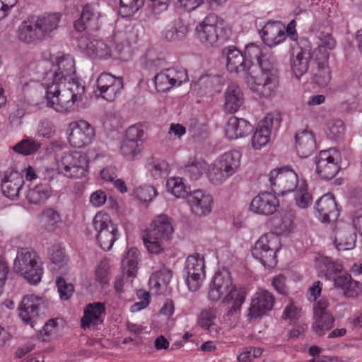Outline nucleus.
<instances>
[{
	"mask_svg": "<svg viewBox=\"0 0 362 362\" xmlns=\"http://www.w3.org/2000/svg\"><path fill=\"white\" fill-rule=\"evenodd\" d=\"M55 132L53 123L47 119L42 120L37 127V134L40 136L50 138Z\"/></svg>",
	"mask_w": 362,
	"mask_h": 362,
	"instance_id": "obj_60",
	"label": "nucleus"
},
{
	"mask_svg": "<svg viewBox=\"0 0 362 362\" xmlns=\"http://www.w3.org/2000/svg\"><path fill=\"white\" fill-rule=\"evenodd\" d=\"M257 63L261 70L260 74H264L265 76H268L269 78L270 76H272V78H276V71L274 68L273 61L267 57L266 54L265 57H262Z\"/></svg>",
	"mask_w": 362,
	"mask_h": 362,
	"instance_id": "obj_58",
	"label": "nucleus"
},
{
	"mask_svg": "<svg viewBox=\"0 0 362 362\" xmlns=\"http://www.w3.org/2000/svg\"><path fill=\"white\" fill-rule=\"evenodd\" d=\"M334 286L341 288L347 298H355L362 290L361 284L352 279L351 275L343 274L337 276L334 280Z\"/></svg>",
	"mask_w": 362,
	"mask_h": 362,
	"instance_id": "obj_37",
	"label": "nucleus"
},
{
	"mask_svg": "<svg viewBox=\"0 0 362 362\" xmlns=\"http://www.w3.org/2000/svg\"><path fill=\"white\" fill-rule=\"evenodd\" d=\"M244 103L241 88L235 83L228 86L224 93V110L229 113L236 112Z\"/></svg>",
	"mask_w": 362,
	"mask_h": 362,
	"instance_id": "obj_32",
	"label": "nucleus"
},
{
	"mask_svg": "<svg viewBox=\"0 0 362 362\" xmlns=\"http://www.w3.org/2000/svg\"><path fill=\"white\" fill-rule=\"evenodd\" d=\"M50 194V188L46 185L40 184L34 187H30L27 191L25 197L29 204L41 205L48 199Z\"/></svg>",
	"mask_w": 362,
	"mask_h": 362,
	"instance_id": "obj_43",
	"label": "nucleus"
},
{
	"mask_svg": "<svg viewBox=\"0 0 362 362\" xmlns=\"http://www.w3.org/2000/svg\"><path fill=\"white\" fill-rule=\"evenodd\" d=\"M93 226L95 230L94 237L99 246L104 250L112 248L117 240V228L112 221L109 214L105 212H98L93 220Z\"/></svg>",
	"mask_w": 362,
	"mask_h": 362,
	"instance_id": "obj_8",
	"label": "nucleus"
},
{
	"mask_svg": "<svg viewBox=\"0 0 362 362\" xmlns=\"http://www.w3.org/2000/svg\"><path fill=\"white\" fill-rule=\"evenodd\" d=\"M279 206V200L274 194L262 192L252 199L250 209L255 214L269 216L275 213Z\"/></svg>",
	"mask_w": 362,
	"mask_h": 362,
	"instance_id": "obj_22",
	"label": "nucleus"
},
{
	"mask_svg": "<svg viewBox=\"0 0 362 362\" xmlns=\"http://www.w3.org/2000/svg\"><path fill=\"white\" fill-rule=\"evenodd\" d=\"M56 285L61 299L66 300L71 297L74 291L72 284L67 283L62 277H59L56 280Z\"/></svg>",
	"mask_w": 362,
	"mask_h": 362,
	"instance_id": "obj_55",
	"label": "nucleus"
},
{
	"mask_svg": "<svg viewBox=\"0 0 362 362\" xmlns=\"http://www.w3.org/2000/svg\"><path fill=\"white\" fill-rule=\"evenodd\" d=\"M281 119L278 112H271L259 122L252 139V144L254 148L261 149L270 141L273 129H277L280 126Z\"/></svg>",
	"mask_w": 362,
	"mask_h": 362,
	"instance_id": "obj_14",
	"label": "nucleus"
},
{
	"mask_svg": "<svg viewBox=\"0 0 362 362\" xmlns=\"http://www.w3.org/2000/svg\"><path fill=\"white\" fill-rule=\"evenodd\" d=\"M168 190L176 198H187L189 195L187 187L183 179L179 177H173L167 181Z\"/></svg>",
	"mask_w": 362,
	"mask_h": 362,
	"instance_id": "obj_49",
	"label": "nucleus"
},
{
	"mask_svg": "<svg viewBox=\"0 0 362 362\" xmlns=\"http://www.w3.org/2000/svg\"><path fill=\"white\" fill-rule=\"evenodd\" d=\"M96 82L100 95L107 101H113L124 86L122 77H115L109 73L101 74Z\"/></svg>",
	"mask_w": 362,
	"mask_h": 362,
	"instance_id": "obj_18",
	"label": "nucleus"
},
{
	"mask_svg": "<svg viewBox=\"0 0 362 362\" xmlns=\"http://www.w3.org/2000/svg\"><path fill=\"white\" fill-rule=\"evenodd\" d=\"M356 235L349 223H338L335 228L334 244L338 250H349L355 247Z\"/></svg>",
	"mask_w": 362,
	"mask_h": 362,
	"instance_id": "obj_28",
	"label": "nucleus"
},
{
	"mask_svg": "<svg viewBox=\"0 0 362 362\" xmlns=\"http://www.w3.org/2000/svg\"><path fill=\"white\" fill-rule=\"evenodd\" d=\"M216 317V310L213 308H206L202 310L198 319L197 324L202 328L214 322Z\"/></svg>",
	"mask_w": 362,
	"mask_h": 362,
	"instance_id": "obj_57",
	"label": "nucleus"
},
{
	"mask_svg": "<svg viewBox=\"0 0 362 362\" xmlns=\"http://www.w3.org/2000/svg\"><path fill=\"white\" fill-rule=\"evenodd\" d=\"M13 269L31 284H37L43 273L40 259L37 253L27 247L18 250Z\"/></svg>",
	"mask_w": 362,
	"mask_h": 362,
	"instance_id": "obj_4",
	"label": "nucleus"
},
{
	"mask_svg": "<svg viewBox=\"0 0 362 362\" xmlns=\"http://www.w3.org/2000/svg\"><path fill=\"white\" fill-rule=\"evenodd\" d=\"M187 81V71L181 67L165 69L154 77L156 88L160 93H165L172 88L180 86Z\"/></svg>",
	"mask_w": 362,
	"mask_h": 362,
	"instance_id": "obj_13",
	"label": "nucleus"
},
{
	"mask_svg": "<svg viewBox=\"0 0 362 362\" xmlns=\"http://www.w3.org/2000/svg\"><path fill=\"white\" fill-rule=\"evenodd\" d=\"M315 209L319 218L324 223L336 221L339 215L335 199L331 194L322 196L317 201Z\"/></svg>",
	"mask_w": 362,
	"mask_h": 362,
	"instance_id": "obj_26",
	"label": "nucleus"
},
{
	"mask_svg": "<svg viewBox=\"0 0 362 362\" xmlns=\"http://www.w3.org/2000/svg\"><path fill=\"white\" fill-rule=\"evenodd\" d=\"M23 184V176L17 171L11 172L2 180V192L6 197L14 199L18 197L20 190Z\"/></svg>",
	"mask_w": 362,
	"mask_h": 362,
	"instance_id": "obj_35",
	"label": "nucleus"
},
{
	"mask_svg": "<svg viewBox=\"0 0 362 362\" xmlns=\"http://www.w3.org/2000/svg\"><path fill=\"white\" fill-rule=\"evenodd\" d=\"M269 182L272 190L284 195L293 192L298 187L299 179L297 173L288 167L276 168L269 174Z\"/></svg>",
	"mask_w": 362,
	"mask_h": 362,
	"instance_id": "obj_9",
	"label": "nucleus"
},
{
	"mask_svg": "<svg viewBox=\"0 0 362 362\" xmlns=\"http://www.w3.org/2000/svg\"><path fill=\"white\" fill-rule=\"evenodd\" d=\"M105 313V308L103 303H89L84 310V315L81 320V327L85 329L93 327L95 328L103 322L102 316Z\"/></svg>",
	"mask_w": 362,
	"mask_h": 362,
	"instance_id": "obj_29",
	"label": "nucleus"
},
{
	"mask_svg": "<svg viewBox=\"0 0 362 362\" xmlns=\"http://www.w3.org/2000/svg\"><path fill=\"white\" fill-rule=\"evenodd\" d=\"M280 248V239L275 233H269L262 235L252 249V256L262 265L273 267L277 261L276 252Z\"/></svg>",
	"mask_w": 362,
	"mask_h": 362,
	"instance_id": "obj_7",
	"label": "nucleus"
},
{
	"mask_svg": "<svg viewBox=\"0 0 362 362\" xmlns=\"http://www.w3.org/2000/svg\"><path fill=\"white\" fill-rule=\"evenodd\" d=\"M68 140L75 148H82L89 145L94 139V128L86 120H78L69 124Z\"/></svg>",
	"mask_w": 362,
	"mask_h": 362,
	"instance_id": "obj_16",
	"label": "nucleus"
},
{
	"mask_svg": "<svg viewBox=\"0 0 362 362\" xmlns=\"http://www.w3.org/2000/svg\"><path fill=\"white\" fill-rule=\"evenodd\" d=\"M187 201L195 216H205L211 211L213 197L205 191L197 189L189 192Z\"/></svg>",
	"mask_w": 362,
	"mask_h": 362,
	"instance_id": "obj_20",
	"label": "nucleus"
},
{
	"mask_svg": "<svg viewBox=\"0 0 362 362\" xmlns=\"http://www.w3.org/2000/svg\"><path fill=\"white\" fill-rule=\"evenodd\" d=\"M265 54L259 45L254 43L249 44L245 47V57L248 61L251 62V70L254 66L252 61L256 60L257 62L262 57H265Z\"/></svg>",
	"mask_w": 362,
	"mask_h": 362,
	"instance_id": "obj_52",
	"label": "nucleus"
},
{
	"mask_svg": "<svg viewBox=\"0 0 362 362\" xmlns=\"http://www.w3.org/2000/svg\"><path fill=\"white\" fill-rule=\"evenodd\" d=\"M225 52L227 57V69L230 73H242L245 78L250 74L251 62L248 61L240 50L234 47H228Z\"/></svg>",
	"mask_w": 362,
	"mask_h": 362,
	"instance_id": "obj_24",
	"label": "nucleus"
},
{
	"mask_svg": "<svg viewBox=\"0 0 362 362\" xmlns=\"http://www.w3.org/2000/svg\"><path fill=\"white\" fill-rule=\"evenodd\" d=\"M148 174L153 179L165 178L169 172V165L164 160L151 158L146 164Z\"/></svg>",
	"mask_w": 362,
	"mask_h": 362,
	"instance_id": "obj_45",
	"label": "nucleus"
},
{
	"mask_svg": "<svg viewBox=\"0 0 362 362\" xmlns=\"http://www.w3.org/2000/svg\"><path fill=\"white\" fill-rule=\"evenodd\" d=\"M142 144L137 141H132L124 139L121 145L122 154L127 159L132 160L141 152Z\"/></svg>",
	"mask_w": 362,
	"mask_h": 362,
	"instance_id": "obj_51",
	"label": "nucleus"
},
{
	"mask_svg": "<svg viewBox=\"0 0 362 362\" xmlns=\"http://www.w3.org/2000/svg\"><path fill=\"white\" fill-rule=\"evenodd\" d=\"M173 233L171 218L166 215H159L152 221L150 228L144 231V244L149 252L159 254L163 250V242L168 240Z\"/></svg>",
	"mask_w": 362,
	"mask_h": 362,
	"instance_id": "obj_3",
	"label": "nucleus"
},
{
	"mask_svg": "<svg viewBox=\"0 0 362 362\" xmlns=\"http://www.w3.org/2000/svg\"><path fill=\"white\" fill-rule=\"evenodd\" d=\"M47 308V304L42 297L26 295L18 307L19 317L25 324L33 327L38 317L45 315Z\"/></svg>",
	"mask_w": 362,
	"mask_h": 362,
	"instance_id": "obj_10",
	"label": "nucleus"
},
{
	"mask_svg": "<svg viewBox=\"0 0 362 362\" xmlns=\"http://www.w3.org/2000/svg\"><path fill=\"white\" fill-rule=\"evenodd\" d=\"M296 151L301 158L310 156L316 148L313 134L308 131H303L296 135Z\"/></svg>",
	"mask_w": 362,
	"mask_h": 362,
	"instance_id": "obj_36",
	"label": "nucleus"
},
{
	"mask_svg": "<svg viewBox=\"0 0 362 362\" xmlns=\"http://www.w3.org/2000/svg\"><path fill=\"white\" fill-rule=\"evenodd\" d=\"M334 318L332 315L313 316L312 329L318 336H322L332 328Z\"/></svg>",
	"mask_w": 362,
	"mask_h": 362,
	"instance_id": "obj_48",
	"label": "nucleus"
},
{
	"mask_svg": "<svg viewBox=\"0 0 362 362\" xmlns=\"http://www.w3.org/2000/svg\"><path fill=\"white\" fill-rule=\"evenodd\" d=\"M294 201L296 205L300 209H306L312 204L313 197L308 192L305 180H302L296 189Z\"/></svg>",
	"mask_w": 362,
	"mask_h": 362,
	"instance_id": "obj_47",
	"label": "nucleus"
},
{
	"mask_svg": "<svg viewBox=\"0 0 362 362\" xmlns=\"http://www.w3.org/2000/svg\"><path fill=\"white\" fill-rule=\"evenodd\" d=\"M275 299L273 294L267 290H259L254 296L250 307L249 308L248 317L257 318L267 312L272 310Z\"/></svg>",
	"mask_w": 362,
	"mask_h": 362,
	"instance_id": "obj_23",
	"label": "nucleus"
},
{
	"mask_svg": "<svg viewBox=\"0 0 362 362\" xmlns=\"http://www.w3.org/2000/svg\"><path fill=\"white\" fill-rule=\"evenodd\" d=\"M301 45L296 52L291 60L292 71L298 79L307 73L309 67L310 59L311 57V47L306 40L301 41Z\"/></svg>",
	"mask_w": 362,
	"mask_h": 362,
	"instance_id": "obj_27",
	"label": "nucleus"
},
{
	"mask_svg": "<svg viewBox=\"0 0 362 362\" xmlns=\"http://www.w3.org/2000/svg\"><path fill=\"white\" fill-rule=\"evenodd\" d=\"M196 33L201 42L209 46L223 43L231 35V30L228 23L214 13L208 14L197 25Z\"/></svg>",
	"mask_w": 362,
	"mask_h": 362,
	"instance_id": "obj_2",
	"label": "nucleus"
},
{
	"mask_svg": "<svg viewBox=\"0 0 362 362\" xmlns=\"http://www.w3.org/2000/svg\"><path fill=\"white\" fill-rule=\"evenodd\" d=\"M144 134L143 127L141 124H135L130 126L126 132L127 140L132 141H137L139 144H142V137Z\"/></svg>",
	"mask_w": 362,
	"mask_h": 362,
	"instance_id": "obj_59",
	"label": "nucleus"
},
{
	"mask_svg": "<svg viewBox=\"0 0 362 362\" xmlns=\"http://www.w3.org/2000/svg\"><path fill=\"white\" fill-rule=\"evenodd\" d=\"M187 26L178 19L168 24L162 30V36L168 41H177L185 37L187 33Z\"/></svg>",
	"mask_w": 362,
	"mask_h": 362,
	"instance_id": "obj_40",
	"label": "nucleus"
},
{
	"mask_svg": "<svg viewBox=\"0 0 362 362\" xmlns=\"http://www.w3.org/2000/svg\"><path fill=\"white\" fill-rule=\"evenodd\" d=\"M328 134L332 139L341 138L345 131L344 122L341 119L332 120L327 124Z\"/></svg>",
	"mask_w": 362,
	"mask_h": 362,
	"instance_id": "obj_56",
	"label": "nucleus"
},
{
	"mask_svg": "<svg viewBox=\"0 0 362 362\" xmlns=\"http://www.w3.org/2000/svg\"><path fill=\"white\" fill-rule=\"evenodd\" d=\"M317 65L314 70L313 81L320 87L327 86L331 81V71L329 67V59L313 57Z\"/></svg>",
	"mask_w": 362,
	"mask_h": 362,
	"instance_id": "obj_38",
	"label": "nucleus"
},
{
	"mask_svg": "<svg viewBox=\"0 0 362 362\" xmlns=\"http://www.w3.org/2000/svg\"><path fill=\"white\" fill-rule=\"evenodd\" d=\"M139 251L136 247L130 248L122 260V274L117 276L115 281V289L117 293L124 291V285L132 283L137 273V264Z\"/></svg>",
	"mask_w": 362,
	"mask_h": 362,
	"instance_id": "obj_15",
	"label": "nucleus"
},
{
	"mask_svg": "<svg viewBox=\"0 0 362 362\" xmlns=\"http://www.w3.org/2000/svg\"><path fill=\"white\" fill-rule=\"evenodd\" d=\"M286 276L279 274L273 278L272 285L274 288L281 295L287 296L288 294V288L286 284Z\"/></svg>",
	"mask_w": 362,
	"mask_h": 362,
	"instance_id": "obj_63",
	"label": "nucleus"
},
{
	"mask_svg": "<svg viewBox=\"0 0 362 362\" xmlns=\"http://www.w3.org/2000/svg\"><path fill=\"white\" fill-rule=\"evenodd\" d=\"M318 44L313 52V57L329 58V53L327 49H334L336 47L337 42L332 35L329 33L320 32L317 36Z\"/></svg>",
	"mask_w": 362,
	"mask_h": 362,
	"instance_id": "obj_41",
	"label": "nucleus"
},
{
	"mask_svg": "<svg viewBox=\"0 0 362 362\" xmlns=\"http://www.w3.org/2000/svg\"><path fill=\"white\" fill-rule=\"evenodd\" d=\"M144 0H120V12L124 16L133 15L144 4Z\"/></svg>",
	"mask_w": 362,
	"mask_h": 362,
	"instance_id": "obj_54",
	"label": "nucleus"
},
{
	"mask_svg": "<svg viewBox=\"0 0 362 362\" xmlns=\"http://www.w3.org/2000/svg\"><path fill=\"white\" fill-rule=\"evenodd\" d=\"M40 147V144L32 139H25L16 144L13 150L20 154L30 155L35 153Z\"/></svg>",
	"mask_w": 362,
	"mask_h": 362,
	"instance_id": "obj_50",
	"label": "nucleus"
},
{
	"mask_svg": "<svg viewBox=\"0 0 362 362\" xmlns=\"http://www.w3.org/2000/svg\"><path fill=\"white\" fill-rule=\"evenodd\" d=\"M259 33L264 43L269 47L280 44L286 38L282 25L279 22H268Z\"/></svg>",
	"mask_w": 362,
	"mask_h": 362,
	"instance_id": "obj_31",
	"label": "nucleus"
},
{
	"mask_svg": "<svg viewBox=\"0 0 362 362\" xmlns=\"http://www.w3.org/2000/svg\"><path fill=\"white\" fill-rule=\"evenodd\" d=\"M184 274L188 288L191 291L199 290L206 276L204 257L199 254L188 256L185 261Z\"/></svg>",
	"mask_w": 362,
	"mask_h": 362,
	"instance_id": "obj_11",
	"label": "nucleus"
},
{
	"mask_svg": "<svg viewBox=\"0 0 362 362\" xmlns=\"http://www.w3.org/2000/svg\"><path fill=\"white\" fill-rule=\"evenodd\" d=\"M232 288H236L232 285L230 274L227 269L216 272L214 276L212 283L210 285L208 298L211 301L219 300L224 294L229 293Z\"/></svg>",
	"mask_w": 362,
	"mask_h": 362,
	"instance_id": "obj_19",
	"label": "nucleus"
},
{
	"mask_svg": "<svg viewBox=\"0 0 362 362\" xmlns=\"http://www.w3.org/2000/svg\"><path fill=\"white\" fill-rule=\"evenodd\" d=\"M221 84V78L218 75H204L198 79L195 86L203 90L204 93L211 95L219 91Z\"/></svg>",
	"mask_w": 362,
	"mask_h": 362,
	"instance_id": "obj_46",
	"label": "nucleus"
},
{
	"mask_svg": "<svg viewBox=\"0 0 362 362\" xmlns=\"http://www.w3.org/2000/svg\"><path fill=\"white\" fill-rule=\"evenodd\" d=\"M340 153L335 148L321 151L315 158L316 173L322 179H332L340 170Z\"/></svg>",
	"mask_w": 362,
	"mask_h": 362,
	"instance_id": "obj_12",
	"label": "nucleus"
},
{
	"mask_svg": "<svg viewBox=\"0 0 362 362\" xmlns=\"http://www.w3.org/2000/svg\"><path fill=\"white\" fill-rule=\"evenodd\" d=\"M97 4H87L83 6L80 18L74 22V28L78 32L99 28L100 13Z\"/></svg>",
	"mask_w": 362,
	"mask_h": 362,
	"instance_id": "obj_21",
	"label": "nucleus"
},
{
	"mask_svg": "<svg viewBox=\"0 0 362 362\" xmlns=\"http://www.w3.org/2000/svg\"><path fill=\"white\" fill-rule=\"evenodd\" d=\"M241 154L238 151L225 153L209 167L207 175L210 181L220 185L235 174L240 165Z\"/></svg>",
	"mask_w": 362,
	"mask_h": 362,
	"instance_id": "obj_5",
	"label": "nucleus"
},
{
	"mask_svg": "<svg viewBox=\"0 0 362 362\" xmlns=\"http://www.w3.org/2000/svg\"><path fill=\"white\" fill-rule=\"evenodd\" d=\"M52 63L57 69L51 81L43 83L47 105L59 112L74 111L85 93L83 81L76 76L75 60L62 53L52 58Z\"/></svg>",
	"mask_w": 362,
	"mask_h": 362,
	"instance_id": "obj_1",
	"label": "nucleus"
},
{
	"mask_svg": "<svg viewBox=\"0 0 362 362\" xmlns=\"http://www.w3.org/2000/svg\"><path fill=\"white\" fill-rule=\"evenodd\" d=\"M26 113L23 106L16 105L9 114L8 120L10 125L13 128L19 127L23 123V118Z\"/></svg>",
	"mask_w": 362,
	"mask_h": 362,
	"instance_id": "obj_53",
	"label": "nucleus"
},
{
	"mask_svg": "<svg viewBox=\"0 0 362 362\" xmlns=\"http://www.w3.org/2000/svg\"><path fill=\"white\" fill-rule=\"evenodd\" d=\"M171 277V270L163 267L151 275L149 279V285L156 290V293H163L167 290Z\"/></svg>",
	"mask_w": 362,
	"mask_h": 362,
	"instance_id": "obj_39",
	"label": "nucleus"
},
{
	"mask_svg": "<svg viewBox=\"0 0 362 362\" xmlns=\"http://www.w3.org/2000/svg\"><path fill=\"white\" fill-rule=\"evenodd\" d=\"M60 18L59 13H54L33 18L42 40L50 37L57 30Z\"/></svg>",
	"mask_w": 362,
	"mask_h": 362,
	"instance_id": "obj_30",
	"label": "nucleus"
},
{
	"mask_svg": "<svg viewBox=\"0 0 362 362\" xmlns=\"http://www.w3.org/2000/svg\"><path fill=\"white\" fill-rule=\"evenodd\" d=\"M245 291L242 288H232L222 300L223 303H232V306L223 315L225 320L230 321L232 317L240 312V308L245 300Z\"/></svg>",
	"mask_w": 362,
	"mask_h": 362,
	"instance_id": "obj_33",
	"label": "nucleus"
},
{
	"mask_svg": "<svg viewBox=\"0 0 362 362\" xmlns=\"http://www.w3.org/2000/svg\"><path fill=\"white\" fill-rule=\"evenodd\" d=\"M277 228L282 233H289L294 228L293 216L290 213H286L282 216L277 225Z\"/></svg>",
	"mask_w": 362,
	"mask_h": 362,
	"instance_id": "obj_62",
	"label": "nucleus"
},
{
	"mask_svg": "<svg viewBox=\"0 0 362 362\" xmlns=\"http://www.w3.org/2000/svg\"><path fill=\"white\" fill-rule=\"evenodd\" d=\"M252 70L250 74L246 76L245 82L247 87L260 98H269L273 95L277 87L276 78H269L264 74L254 76Z\"/></svg>",
	"mask_w": 362,
	"mask_h": 362,
	"instance_id": "obj_17",
	"label": "nucleus"
},
{
	"mask_svg": "<svg viewBox=\"0 0 362 362\" xmlns=\"http://www.w3.org/2000/svg\"><path fill=\"white\" fill-rule=\"evenodd\" d=\"M78 47L82 52L93 57L107 59L112 54L110 47L103 41L85 36L78 39Z\"/></svg>",
	"mask_w": 362,
	"mask_h": 362,
	"instance_id": "obj_25",
	"label": "nucleus"
},
{
	"mask_svg": "<svg viewBox=\"0 0 362 362\" xmlns=\"http://www.w3.org/2000/svg\"><path fill=\"white\" fill-rule=\"evenodd\" d=\"M88 166L87 156L81 151L64 152L57 160V170L68 178L76 179L85 176Z\"/></svg>",
	"mask_w": 362,
	"mask_h": 362,
	"instance_id": "obj_6",
	"label": "nucleus"
},
{
	"mask_svg": "<svg viewBox=\"0 0 362 362\" xmlns=\"http://www.w3.org/2000/svg\"><path fill=\"white\" fill-rule=\"evenodd\" d=\"M50 260L58 266H62L65 262L64 249L58 245H54L49 250Z\"/></svg>",
	"mask_w": 362,
	"mask_h": 362,
	"instance_id": "obj_61",
	"label": "nucleus"
},
{
	"mask_svg": "<svg viewBox=\"0 0 362 362\" xmlns=\"http://www.w3.org/2000/svg\"><path fill=\"white\" fill-rule=\"evenodd\" d=\"M18 37L21 41L25 43H37L42 41L33 19L22 22L18 30Z\"/></svg>",
	"mask_w": 362,
	"mask_h": 362,
	"instance_id": "obj_42",
	"label": "nucleus"
},
{
	"mask_svg": "<svg viewBox=\"0 0 362 362\" xmlns=\"http://www.w3.org/2000/svg\"><path fill=\"white\" fill-rule=\"evenodd\" d=\"M252 131V125L245 119L230 117L226 124V135L229 139H236L247 136Z\"/></svg>",
	"mask_w": 362,
	"mask_h": 362,
	"instance_id": "obj_34",
	"label": "nucleus"
},
{
	"mask_svg": "<svg viewBox=\"0 0 362 362\" xmlns=\"http://www.w3.org/2000/svg\"><path fill=\"white\" fill-rule=\"evenodd\" d=\"M137 194L140 199L144 202H148L156 197L157 192L153 186L145 185L138 189Z\"/></svg>",
	"mask_w": 362,
	"mask_h": 362,
	"instance_id": "obj_64",
	"label": "nucleus"
},
{
	"mask_svg": "<svg viewBox=\"0 0 362 362\" xmlns=\"http://www.w3.org/2000/svg\"><path fill=\"white\" fill-rule=\"evenodd\" d=\"M206 169V163L201 159L189 158L182 168L184 175L192 180H198Z\"/></svg>",
	"mask_w": 362,
	"mask_h": 362,
	"instance_id": "obj_44",
	"label": "nucleus"
}]
</instances>
